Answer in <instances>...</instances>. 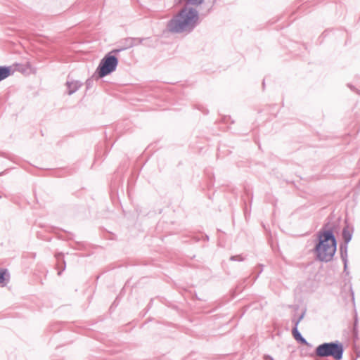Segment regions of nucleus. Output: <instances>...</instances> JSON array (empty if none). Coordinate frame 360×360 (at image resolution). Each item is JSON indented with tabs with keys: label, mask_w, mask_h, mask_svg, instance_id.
I'll use <instances>...</instances> for the list:
<instances>
[{
	"label": "nucleus",
	"mask_w": 360,
	"mask_h": 360,
	"mask_svg": "<svg viewBox=\"0 0 360 360\" xmlns=\"http://www.w3.org/2000/svg\"><path fill=\"white\" fill-rule=\"evenodd\" d=\"M297 328L298 327H297V326H294L292 330V333L293 338L298 342H300L302 345H309V342L307 341V340L304 338L302 337V334L298 330Z\"/></svg>",
	"instance_id": "7"
},
{
	"label": "nucleus",
	"mask_w": 360,
	"mask_h": 360,
	"mask_svg": "<svg viewBox=\"0 0 360 360\" xmlns=\"http://www.w3.org/2000/svg\"><path fill=\"white\" fill-rule=\"evenodd\" d=\"M346 225L344 226L342 231V236L344 240V243H349L353 236L354 228L353 226H350L345 221Z\"/></svg>",
	"instance_id": "5"
},
{
	"label": "nucleus",
	"mask_w": 360,
	"mask_h": 360,
	"mask_svg": "<svg viewBox=\"0 0 360 360\" xmlns=\"http://www.w3.org/2000/svg\"><path fill=\"white\" fill-rule=\"evenodd\" d=\"M356 324H357V319H356L355 322H354V331L356 330Z\"/></svg>",
	"instance_id": "22"
},
{
	"label": "nucleus",
	"mask_w": 360,
	"mask_h": 360,
	"mask_svg": "<svg viewBox=\"0 0 360 360\" xmlns=\"http://www.w3.org/2000/svg\"><path fill=\"white\" fill-rule=\"evenodd\" d=\"M120 52V50L113 49L101 59L96 70L97 79L103 78L115 71L119 62L117 54Z\"/></svg>",
	"instance_id": "4"
},
{
	"label": "nucleus",
	"mask_w": 360,
	"mask_h": 360,
	"mask_svg": "<svg viewBox=\"0 0 360 360\" xmlns=\"http://www.w3.org/2000/svg\"><path fill=\"white\" fill-rule=\"evenodd\" d=\"M305 311H303L297 319L294 318L292 319V322L293 323L294 326L298 327L300 322L303 319Z\"/></svg>",
	"instance_id": "14"
},
{
	"label": "nucleus",
	"mask_w": 360,
	"mask_h": 360,
	"mask_svg": "<svg viewBox=\"0 0 360 360\" xmlns=\"http://www.w3.org/2000/svg\"><path fill=\"white\" fill-rule=\"evenodd\" d=\"M348 243H343L340 245V253L343 264H345V266L348 263V255H347Z\"/></svg>",
	"instance_id": "8"
},
{
	"label": "nucleus",
	"mask_w": 360,
	"mask_h": 360,
	"mask_svg": "<svg viewBox=\"0 0 360 360\" xmlns=\"http://www.w3.org/2000/svg\"><path fill=\"white\" fill-rule=\"evenodd\" d=\"M264 358L265 360H274V358L270 355H265Z\"/></svg>",
	"instance_id": "20"
},
{
	"label": "nucleus",
	"mask_w": 360,
	"mask_h": 360,
	"mask_svg": "<svg viewBox=\"0 0 360 360\" xmlns=\"http://www.w3.org/2000/svg\"><path fill=\"white\" fill-rule=\"evenodd\" d=\"M68 87V95H72L75 93L82 85V83L79 81H69L66 82Z\"/></svg>",
	"instance_id": "6"
},
{
	"label": "nucleus",
	"mask_w": 360,
	"mask_h": 360,
	"mask_svg": "<svg viewBox=\"0 0 360 360\" xmlns=\"http://www.w3.org/2000/svg\"><path fill=\"white\" fill-rule=\"evenodd\" d=\"M93 85H94V79L93 78H89L86 81V89L91 88L93 86Z\"/></svg>",
	"instance_id": "17"
},
{
	"label": "nucleus",
	"mask_w": 360,
	"mask_h": 360,
	"mask_svg": "<svg viewBox=\"0 0 360 360\" xmlns=\"http://www.w3.org/2000/svg\"><path fill=\"white\" fill-rule=\"evenodd\" d=\"M347 86H348V87H349L351 90H352V91H354L356 92L358 94H359V95H360V91H359V90L356 89L353 85H352V84H347Z\"/></svg>",
	"instance_id": "18"
},
{
	"label": "nucleus",
	"mask_w": 360,
	"mask_h": 360,
	"mask_svg": "<svg viewBox=\"0 0 360 360\" xmlns=\"http://www.w3.org/2000/svg\"><path fill=\"white\" fill-rule=\"evenodd\" d=\"M124 46L120 49H116L115 50H120V52L122 51H124L125 49L131 48L134 46V44L131 43V41H129V38H126L124 39Z\"/></svg>",
	"instance_id": "12"
},
{
	"label": "nucleus",
	"mask_w": 360,
	"mask_h": 360,
	"mask_svg": "<svg viewBox=\"0 0 360 360\" xmlns=\"http://www.w3.org/2000/svg\"><path fill=\"white\" fill-rule=\"evenodd\" d=\"M129 41H131L132 44H134V46L139 45L143 43L144 40L146 39V38H136V37H129Z\"/></svg>",
	"instance_id": "13"
},
{
	"label": "nucleus",
	"mask_w": 360,
	"mask_h": 360,
	"mask_svg": "<svg viewBox=\"0 0 360 360\" xmlns=\"http://www.w3.org/2000/svg\"><path fill=\"white\" fill-rule=\"evenodd\" d=\"M344 352L343 344L335 340L318 345L314 350V354L319 358L332 357L334 360H342Z\"/></svg>",
	"instance_id": "3"
},
{
	"label": "nucleus",
	"mask_w": 360,
	"mask_h": 360,
	"mask_svg": "<svg viewBox=\"0 0 360 360\" xmlns=\"http://www.w3.org/2000/svg\"><path fill=\"white\" fill-rule=\"evenodd\" d=\"M12 73L10 66H0V82L9 77Z\"/></svg>",
	"instance_id": "9"
},
{
	"label": "nucleus",
	"mask_w": 360,
	"mask_h": 360,
	"mask_svg": "<svg viewBox=\"0 0 360 360\" xmlns=\"http://www.w3.org/2000/svg\"><path fill=\"white\" fill-rule=\"evenodd\" d=\"M199 23V13L194 6L184 7L167 23V29L173 33L191 32Z\"/></svg>",
	"instance_id": "2"
},
{
	"label": "nucleus",
	"mask_w": 360,
	"mask_h": 360,
	"mask_svg": "<svg viewBox=\"0 0 360 360\" xmlns=\"http://www.w3.org/2000/svg\"><path fill=\"white\" fill-rule=\"evenodd\" d=\"M245 257L241 255H233L230 257L231 261L243 262L245 260Z\"/></svg>",
	"instance_id": "16"
},
{
	"label": "nucleus",
	"mask_w": 360,
	"mask_h": 360,
	"mask_svg": "<svg viewBox=\"0 0 360 360\" xmlns=\"http://www.w3.org/2000/svg\"><path fill=\"white\" fill-rule=\"evenodd\" d=\"M56 257L58 260V267L59 268L60 267V260L61 259L62 260V267H61V269L58 271V275H61V273L62 271H63L65 269V267H66V264H65V260L63 259V255L62 253H58L56 255Z\"/></svg>",
	"instance_id": "10"
},
{
	"label": "nucleus",
	"mask_w": 360,
	"mask_h": 360,
	"mask_svg": "<svg viewBox=\"0 0 360 360\" xmlns=\"http://www.w3.org/2000/svg\"><path fill=\"white\" fill-rule=\"evenodd\" d=\"M7 273L6 269H0V283L3 284V285H5V276Z\"/></svg>",
	"instance_id": "15"
},
{
	"label": "nucleus",
	"mask_w": 360,
	"mask_h": 360,
	"mask_svg": "<svg viewBox=\"0 0 360 360\" xmlns=\"http://www.w3.org/2000/svg\"><path fill=\"white\" fill-rule=\"evenodd\" d=\"M264 85H265V83H264V80H263V82H262L263 88H264Z\"/></svg>",
	"instance_id": "23"
},
{
	"label": "nucleus",
	"mask_w": 360,
	"mask_h": 360,
	"mask_svg": "<svg viewBox=\"0 0 360 360\" xmlns=\"http://www.w3.org/2000/svg\"><path fill=\"white\" fill-rule=\"evenodd\" d=\"M335 225L328 221L317 233L318 242L314 251L317 260L328 262L333 260L337 250V240L334 233Z\"/></svg>",
	"instance_id": "1"
},
{
	"label": "nucleus",
	"mask_w": 360,
	"mask_h": 360,
	"mask_svg": "<svg viewBox=\"0 0 360 360\" xmlns=\"http://www.w3.org/2000/svg\"><path fill=\"white\" fill-rule=\"evenodd\" d=\"M344 272L347 274V275H349V272L348 271V269H347V265L346 266V269H345V264H344Z\"/></svg>",
	"instance_id": "21"
},
{
	"label": "nucleus",
	"mask_w": 360,
	"mask_h": 360,
	"mask_svg": "<svg viewBox=\"0 0 360 360\" xmlns=\"http://www.w3.org/2000/svg\"><path fill=\"white\" fill-rule=\"evenodd\" d=\"M259 266L260 269H259V271H258V273L257 274V275L255 276V277L254 278V280H255H255L259 277V274H260L262 272V271H263V267H264V266H263L262 264H259Z\"/></svg>",
	"instance_id": "19"
},
{
	"label": "nucleus",
	"mask_w": 360,
	"mask_h": 360,
	"mask_svg": "<svg viewBox=\"0 0 360 360\" xmlns=\"http://www.w3.org/2000/svg\"><path fill=\"white\" fill-rule=\"evenodd\" d=\"M180 1L185 4L186 6H198L201 5L205 0H179Z\"/></svg>",
	"instance_id": "11"
}]
</instances>
